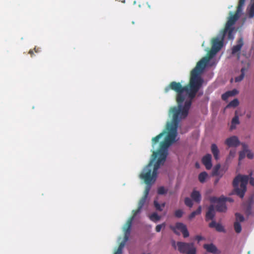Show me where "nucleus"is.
Segmentation results:
<instances>
[{
    "label": "nucleus",
    "mask_w": 254,
    "mask_h": 254,
    "mask_svg": "<svg viewBox=\"0 0 254 254\" xmlns=\"http://www.w3.org/2000/svg\"><path fill=\"white\" fill-rule=\"evenodd\" d=\"M218 52L212 49L209 51L207 56L198 62L195 67L190 71L189 83L183 86L180 82L172 81L165 88V92H168L170 90L175 92H179V99H182L181 92L188 95L189 98L193 99L196 93L203 85L204 80L201 74L209 60L212 58Z\"/></svg>",
    "instance_id": "f257e3e1"
},
{
    "label": "nucleus",
    "mask_w": 254,
    "mask_h": 254,
    "mask_svg": "<svg viewBox=\"0 0 254 254\" xmlns=\"http://www.w3.org/2000/svg\"><path fill=\"white\" fill-rule=\"evenodd\" d=\"M175 92L176 93V101L178 103V106L171 107L170 109V114L172 115V121L171 123L167 126V128L168 132L164 139V140L169 143L170 145H171L175 141L180 119H185L187 117L193 100L190 98L187 100L183 106L182 105L183 103L188 95H186L185 93L181 92L182 99H179V95L180 92Z\"/></svg>",
    "instance_id": "f03ea898"
},
{
    "label": "nucleus",
    "mask_w": 254,
    "mask_h": 254,
    "mask_svg": "<svg viewBox=\"0 0 254 254\" xmlns=\"http://www.w3.org/2000/svg\"><path fill=\"white\" fill-rule=\"evenodd\" d=\"M170 145L164 140L160 143L159 149L157 151H153L150 162L140 175V179L145 183H149L152 179L157 176L160 165H163L166 161L168 155V148Z\"/></svg>",
    "instance_id": "7ed1b4c3"
},
{
    "label": "nucleus",
    "mask_w": 254,
    "mask_h": 254,
    "mask_svg": "<svg viewBox=\"0 0 254 254\" xmlns=\"http://www.w3.org/2000/svg\"><path fill=\"white\" fill-rule=\"evenodd\" d=\"M250 180V183L254 186V178L249 176L238 175L233 180V185L236 194L241 198H243L247 190V185Z\"/></svg>",
    "instance_id": "20e7f679"
},
{
    "label": "nucleus",
    "mask_w": 254,
    "mask_h": 254,
    "mask_svg": "<svg viewBox=\"0 0 254 254\" xmlns=\"http://www.w3.org/2000/svg\"><path fill=\"white\" fill-rule=\"evenodd\" d=\"M242 9L243 8H240L239 9V7L237 6V10L235 14L231 15L229 17L226 23L223 31L224 32V35H226V34H228L227 38L228 40H233L234 39L233 31L234 30V27L233 25L239 18Z\"/></svg>",
    "instance_id": "39448f33"
},
{
    "label": "nucleus",
    "mask_w": 254,
    "mask_h": 254,
    "mask_svg": "<svg viewBox=\"0 0 254 254\" xmlns=\"http://www.w3.org/2000/svg\"><path fill=\"white\" fill-rule=\"evenodd\" d=\"M177 246L180 253L185 254H196V249L192 243L178 242Z\"/></svg>",
    "instance_id": "423d86ee"
},
{
    "label": "nucleus",
    "mask_w": 254,
    "mask_h": 254,
    "mask_svg": "<svg viewBox=\"0 0 254 254\" xmlns=\"http://www.w3.org/2000/svg\"><path fill=\"white\" fill-rule=\"evenodd\" d=\"M156 177L157 176H155L154 178H153V179H152L149 183H145L147 185V186L145 187L143 195L139 200L138 204V207H139V208H142L143 205H144L145 203L146 202L147 198L148 197L151 188V186L155 182Z\"/></svg>",
    "instance_id": "0eeeda50"
},
{
    "label": "nucleus",
    "mask_w": 254,
    "mask_h": 254,
    "mask_svg": "<svg viewBox=\"0 0 254 254\" xmlns=\"http://www.w3.org/2000/svg\"><path fill=\"white\" fill-rule=\"evenodd\" d=\"M171 228L177 235H179V233L177 232V229L181 231L184 238L189 236V233L186 226L182 223H177L175 226H171Z\"/></svg>",
    "instance_id": "6e6552de"
},
{
    "label": "nucleus",
    "mask_w": 254,
    "mask_h": 254,
    "mask_svg": "<svg viewBox=\"0 0 254 254\" xmlns=\"http://www.w3.org/2000/svg\"><path fill=\"white\" fill-rule=\"evenodd\" d=\"M226 35H224V32H222L221 40L218 38H213L212 41V49L215 50V52H218L220 50L223 45V41Z\"/></svg>",
    "instance_id": "1a4fd4ad"
},
{
    "label": "nucleus",
    "mask_w": 254,
    "mask_h": 254,
    "mask_svg": "<svg viewBox=\"0 0 254 254\" xmlns=\"http://www.w3.org/2000/svg\"><path fill=\"white\" fill-rule=\"evenodd\" d=\"M131 219H129L124 227V237L123 241L127 242L128 240L132 226Z\"/></svg>",
    "instance_id": "9d476101"
},
{
    "label": "nucleus",
    "mask_w": 254,
    "mask_h": 254,
    "mask_svg": "<svg viewBox=\"0 0 254 254\" xmlns=\"http://www.w3.org/2000/svg\"><path fill=\"white\" fill-rule=\"evenodd\" d=\"M225 143L229 147H236L238 146L240 143L238 138L236 136H232L228 138L225 140Z\"/></svg>",
    "instance_id": "9b49d317"
},
{
    "label": "nucleus",
    "mask_w": 254,
    "mask_h": 254,
    "mask_svg": "<svg viewBox=\"0 0 254 254\" xmlns=\"http://www.w3.org/2000/svg\"><path fill=\"white\" fill-rule=\"evenodd\" d=\"M212 156L210 154H207L202 158V163L205 166L207 170H210L212 168Z\"/></svg>",
    "instance_id": "f8f14e48"
},
{
    "label": "nucleus",
    "mask_w": 254,
    "mask_h": 254,
    "mask_svg": "<svg viewBox=\"0 0 254 254\" xmlns=\"http://www.w3.org/2000/svg\"><path fill=\"white\" fill-rule=\"evenodd\" d=\"M203 248L208 252L213 254H218L220 253V252L217 249V247L213 244H204L203 245Z\"/></svg>",
    "instance_id": "ddd939ff"
},
{
    "label": "nucleus",
    "mask_w": 254,
    "mask_h": 254,
    "mask_svg": "<svg viewBox=\"0 0 254 254\" xmlns=\"http://www.w3.org/2000/svg\"><path fill=\"white\" fill-rule=\"evenodd\" d=\"M226 198L224 197L222 200L218 202L216 206V210L220 212H225L227 210L226 205Z\"/></svg>",
    "instance_id": "4468645a"
},
{
    "label": "nucleus",
    "mask_w": 254,
    "mask_h": 254,
    "mask_svg": "<svg viewBox=\"0 0 254 254\" xmlns=\"http://www.w3.org/2000/svg\"><path fill=\"white\" fill-rule=\"evenodd\" d=\"M215 210L214 207L213 205H210L208 208V210L206 213L205 219L206 221H208L210 220H212L215 216Z\"/></svg>",
    "instance_id": "2eb2a0df"
},
{
    "label": "nucleus",
    "mask_w": 254,
    "mask_h": 254,
    "mask_svg": "<svg viewBox=\"0 0 254 254\" xmlns=\"http://www.w3.org/2000/svg\"><path fill=\"white\" fill-rule=\"evenodd\" d=\"M243 46V40L242 38L238 40V43L236 45L234 46L232 49V54L234 55L238 52H239Z\"/></svg>",
    "instance_id": "dca6fc26"
},
{
    "label": "nucleus",
    "mask_w": 254,
    "mask_h": 254,
    "mask_svg": "<svg viewBox=\"0 0 254 254\" xmlns=\"http://www.w3.org/2000/svg\"><path fill=\"white\" fill-rule=\"evenodd\" d=\"M211 151L214 159L216 160H218L219 159V150L215 144L213 143L211 144Z\"/></svg>",
    "instance_id": "f3484780"
},
{
    "label": "nucleus",
    "mask_w": 254,
    "mask_h": 254,
    "mask_svg": "<svg viewBox=\"0 0 254 254\" xmlns=\"http://www.w3.org/2000/svg\"><path fill=\"white\" fill-rule=\"evenodd\" d=\"M238 93L236 89H233L232 91H229L222 95L221 98L223 100H227L229 97L233 96Z\"/></svg>",
    "instance_id": "a211bd4d"
},
{
    "label": "nucleus",
    "mask_w": 254,
    "mask_h": 254,
    "mask_svg": "<svg viewBox=\"0 0 254 254\" xmlns=\"http://www.w3.org/2000/svg\"><path fill=\"white\" fill-rule=\"evenodd\" d=\"M247 11L249 18L254 17V0H251V3L247 8Z\"/></svg>",
    "instance_id": "6ab92c4d"
},
{
    "label": "nucleus",
    "mask_w": 254,
    "mask_h": 254,
    "mask_svg": "<svg viewBox=\"0 0 254 254\" xmlns=\"http://www.w3.org/2000/svg\"><path fill=\"white\" fill-rule=\"evenodd\" d=\"M248 68H249V65H248L247 67H244L241 68V73L240 76L235 77V82H240L244 79L245 75V72L248 70Z\"/></svg>",
    "instance_id": "aec40b11"
},
{
    "label": "nucleus",
    "mask_w": 254,
    "mask_h": 254,
    "mask_svg": "<svg viewBox=\"0 0 254 254\" xmlns=\"http://www.w3.org/2000/svg\"><path fill=\"white\" fill-rule=\"evenodd\" d=\"M191 197L196 202H199L201 200V195L198 191L193 190L191 193Z\"/></svg>",
    "instance_id": "412c9836"
},
{
    "label": "nucleus",
    "mask_w": 254,
    "mask_h": 254,
    "mask_svg": "<svg viewBox=\"0 0 254 254\" xmlns=\"http://www.w3.org/2000/svg\"><path fill=\"white\" fill-rule=\"evenodd\" d=\"M239 117L237 115H235V117L232 119L231 122V126L230 127V130H233L236 128V126L239 124Z\"/></svg>",
    "instance_id": "4be33fe9"
},
{
    "label": "nucleus",
    "mask_w": 254,
    "mask_h": 254,
    "mask_svg": "<svg viewBox=\"0 0 254 254\" xmlns=\"http://www.w3.org/2000/svg\"><path fill=\"white\" fill-rule=\"evenodd\" d=\"M208 177V174L206 172H202L198 175V180L201 183L205 182Z\"/></svg>",
    "instance_id": "5701e85b"
},
{
    "label": "nucleus",
    "mask_w": 254,
    "mask_h": 254,
    "mask_svg": "<svg viewBox=\"0 0 254 254\" xmlns=\"http://www.w3.org/2000/svg\"><path fill=\"white\" fill-rule=\"evenodd\" d=\"M165 133V132L163 131L152 139V144L153 146H154V145H155L159 142L160 139L161 137H162V136L164 135Z\"/></svg>",
    "instance_id": "b1692460"
},
{
    "label": "nucleus",
    "mask_w": 254,
    "mask_h": 254,
    "mask_svg": "<svg viewBox=\"0 0 254 254\" xmlns=\"http://www.w3.org/2000/svg\"><path fill=\"white\" fill-rule=\"evenodd\" d=\"M201 207L200 206H199L195 211H193L190 214V215L189 216V218L190 219H192L196 215L200 214L201 213Z\"/></svg>",
    "instance_id": "393cba45"
},
{
    "label": "nucleus",
    "mask_w": 254,
    "mask_h": 254,
    "mask_svg": "<svg viewBox=\"0 0 254 254\" xmlns=\"http://www.w3.org/2000/svg\"><path fill=\"white\" fill-rule=\"evenodd\" d=\"M126 242L122 241L119 245L117 250L116 251L114 254H122L123 249L126 245Z\"/></svg>",
    "instance_id": "a878e982"
},
{
    "label": "nucleus",
    "mask_w": 254,
    "mask_h": 254,
    "mask_svg": "<svg viewBox=\"0 0 254 254\" xmlns=\"http://www.w3.org/2000/svg\"><path fill=\"white\" fill-rule=\"evenodd\" d=\"M154 205L156 210L161 211L165 205V203H163L160 205L156 200H155L154 201Z\"/></svg>",
    "instance_id": "bb28decb"
},
{
    "label": "nucleus",
    "mask_w": 254,
    "mask_h": 254,
    "mask_svg": "<svg viewBox=\"0 0 254 254\" xmlns=\"http://www.w3.org/2000/svg\"><path fill=\"white\" fill-rule=\"evenodd\" d=\"M149 218L151 221L156 222L159 221L161 217L156 212H154L149 216Z\"/></svg>",
    "instance_id": "cd10ccee"
},
{
    "label": "nucleus",
    "mask_w": 254,
    "mask_h": 254,
    "mask_svg": "<svg viewBox=\"0 0 254 254\" xmlns=\"http://www.w3.org/2000/svg\"><path fill=\"white\" fill-rule=\"evenodd\" d=\"M234 227L235 232L237 233H240L242 231V227L239 222H235L234 224Z\"/></svg>",
    "instance_id": "c85d7f7f"
},
{
    "label": "nucleus",
    "mask_w": 254,
    "mask_h": 254,
    "mask_svg": "<svg viewBox=\"0 0 254 254\" xmlns=\"http://www.w3.org/2000/svg\"><path fill=\"white\" fill-rule=\"evenodd\" d=\"M239 102L237 99L231 101L227 105V107H236L239 105Z\"/></svg>",
    "instance_id": "c756f323"
},
{
    "label": "nucleus",
    "mask_w": 254,
    "mask_h": 254,
    "mask_svg": "<svg viewBox=\"0 0 254 254\" xmlns=\"http://www.w3.org/2000/svg\"><path fill=\"white\" fill-rule=\"evenodd\" d=\"M235 216H236V221L235 222H243L244 221V216L239 213H236L235 214Z\"/></svg>",
    "instance_id": "7c9ffc66"
},
{
    "label": "nucleus",
    "mask_w": 254,
    "mask_h": 254,
    "mask_svg": "<svg viewBox=\"0 0 254 254\" xmlns=\"http://www.w3.org/2000/svg\"><path fill=\"white\" fill-rule=\"evenodd\" d=\"M224 197L223 196H221L219 198H217L216 197L213 196L210 198V200L211 203H217V204H218V202L222 200Z\"/></svg>",
    "instance_id": "2f4dec72"
},
{
    "label": "nucleus",
    "mask_w": 254,
    "mask_h": 254,
    "mask_svg": "<svg viewBox=\"0 0 254 254\" xmlns=\"http://www.w3.org/2000/svg\"><path fill=\"white\" fill-rule=\"evenodd\" d=\"M220 168V165L217 164L213 169V175L214 176H218L219 175V170Z\"/></svg>",
    "instance_id": "473e14b6"
},
{
    "label": "nucleus",
    "mask_w": 254,
    "mask_h": 254,
    "mask_svg": "<svg viewBox=\"0 0 254 254\" xmlns=\"http://www.w3.org/2000/svg\"><path fill=\"white\" fill-rule=\"evenodd\" d=\"M167 190L165 189L164 187H160L157 190V193L159 194H165L167 193Z\"/></svg>",
    "instance_id": "72a5a7b5"
},
{
    "label": "nucleus",
    "mask_w": 254,
    "mask_h": 254,
    "mask_svg": "<svg viewBox=\"0 0 254 254\" xmlns=\"http://www.w3.org/2000/svg\"><path fill=\"white\" fill-rule=\"evenodd\" d=\"M185 203L187 206H188L190 207H191L193 205V202H192L191 199L189 197L185 198Z\"/></svg>",
    "instance_id": "f704fd0d"
},
{
    "label": "nucleus",
    "mask_w": 254,
    "mask_h": 254,
    "mask_svg": "<svg viewBox=\"0 0 254 254\" xmlns=\"http://www.w3.org/2000/svg\"><path fill=\"white\" fill-rule=\"evenodd\" d=\"M141 208H139V207H137L136 210H134L132 211L133 215L132 216L129 218V219H131V222H132L133 220L134 219L135 216L140 211Z\"/></svg>",
    "instance_id": "c9c22d12"
},
{
    "label": "nucleus",
    "mask_w": 254,
    "mask_h": 254,
    "mask_svg": "<svg viewBox=\"0 0 254 254\" xmlns=\"http://www.w3.org/2000/svg\"><path fill=\"white\" fill-rule=\"evenodd\" d=\"M183 214V211L181 209H178L175 211V216L177 218H181Z\"/></svg>",
    "instance_id": "e433bc0d"
},
{
    "label": "nucleus",
    "mask_w": 254,
    "mask_h": 254,
    "mask_svg": "<svg viewBox=\"0 0 254 254\" xmlns=\"http://www.w3.org/2000/svg\"><path fill=\"white\" fill-rule=\"evenodd\" d=\"M166 224L165 223H162V224L158 225L156 226L155 228V230L157 232H160L161 229L163 227L165 228Z\"/></svg>",
    "instance_id": "4c0bfd02"
},
{
    "label": "nucleus",
    "mask_w": 254,
    "mask_h": 254,
    "mask_svg": "<svg viewBox=\"0 0 254 254\" xmlns=\"http://www.w3.org/2000/svg\"><path fill=\"white\" fill-rule=\"evenodd\" d=\"M215 229L218 232L224 231V229L223 227L222 226L221 224H220L219 223L217 224Z\"/></svg>",
    "instance_id": "58836bf2"
},
{
    "label": "nucleus",
    "mask_w": 254,
    "mask_h": 254,
    "mask_svg": "<svg viewBox=\"0 0 254 254\" xmlns=\"http://www.w3.org/2000/svg\"><path fill=\"white\" fill-rule=\"evenodd\" d=\"M246 153L247 152L245 151H241L240 152L239 157V160H241L245 157Z\"/></svg>",
    "instance_id": "ea45409f"
},
{
    "label": "nucleus",
    "mask_w": 254,
    "mask_h": 254,
    "mask_svg": "<svg viewBox=\"0 0 254 254\" xmlns=\"http://www.w3.org/2000/svg\"><path fill=\"white\" fill-rule=\"evenodd\" d=\"M246 0H239V3L238 6L239 7V9L240 8H243V6L244 5L245 2Z\"/></svg>",
    "instance_id": "a19ab883"
},
{
    "label": "nucleus",
    "mask_w": 254,
    "mask_h": 254,
    "mask_svg": "<svg viewBox=\"0 0 254 254\" xmlns=\"http://www.w3.org/2000/svg\"><path fill=\"white\" fill-rule=\"evenodd\" d=\"M247 156L248 158H249V159L253 158L254 154L252 152H251L249 150H248V151H247Z\"/></svg>",
    "instance_id": "79ce46f5"
},
{
    "label": "nucleus",
    "mask_w": 254,
    "mask_h": 254,
    "mask_svg": "<svg viewBox=\"0 0 254 254\" xmlns=\"http://www.w3.org/2000/svg\"><path fill=\"white\" fill-rule=\"evenodd\" d=\"M217 224V223H216L215 221H212L211 223H209V226L210 228H215Z\"/></svg>",
    "instance_id": "37998d69"
},
{
    "label": "nucleus",
    "mask_w": 254,
    "mask_h": 254,
    "mask_svg": "<svg viewBox=\"0 0 254 254\" xmlns=\"http://www.w3.org/2000/svg\"><path fill=\"white\" fill-rule=\"evenodd\" d=\"M242 146H243V151H248V145L245 144V143H242Z\"/></svg>",
    "instance_id": "c03bdc74"
},
{
    "label": "nucleus",
    "mask_w": 254,
    "mask_h": 254,
    "mask_svg": "<svg viewBox=\"0 0 254 254\" xmlns=\"http://www.w3.org/2000/svg\"><path fill=\"white\" fill-rule=\"evenodd\" d=\"M195 239L196 240H197L198 242H199V241L202 240L203 239V238L202 237L197 235L195 237Z\"/></svg>",
    "instance_id": "a18cd8bd"
},
{
    "label": "nucleus",
    "mask_w": 254,
    "mask_h": 254,
    "mask_svg": "<svg viewBox=\"0 0 254 254\" xmlns=\"http://www.w3.org/2000/svg\"><path fill=\"white\" fill-rule=\"evenodd\" d=\"M34 50L36 53H39L41 51L40 48L38 47H35Z\"/></svg>",
    "instance_id": "49530a36"
},
{
    "label": "nucleus",
    "mask_w": 254,
    "mask_h": 254,
    "mask_svg": "<svg viewBox=\"0 0 254 254\" xmlns=\"http://www.w3.org/2000/svg\"><path fill=\"white\" fill-rule=\"evenodd\" d=\"M199 90H200V89ZM199 90L198 91V92L196 93V94H197V93H198L197 96H202L203 95V92L202 91L199 92Z\"/></svg>",
    "instance_id": "de8ad7c7"
},
{
    "label": "nucleus",
    "mask_w": 254,
    "mask_h": 254,
    "mask_svg": "<svg viewBox=\"0 0 254 254\" xmlns=\"http://www.w3.org/2000/svg\"><path fill=\"white\" fill-rule=\"evenodd\" d=\"M29 54L31 55V57H32L33 56V51L32 50H30L29 51Z\"/></svg>",
    "instance_id": "09e8293b"
},
{
    "label": "nucleus",
    "mask_w": 254,
    "mask_h": 254,
    "mask_svg": "<svg viewBox=\"0 0 254 254\" xmlns=\"http://www.w3.org/2000/svg\"><path fill=\"white\" fill-rule=\"evenodd\" d=\"M226 198V201H229L230 202H232L233 201V199L231 198H227V197H225Z\"/></svg>",
    "instance_id": "8fccbe9b"
},
{
    "label": "nucleus",
    "mask_w": 254,
    "mask_h": 254,
    "mask_svg": "<svg viewBox=\"0 0 254 254\" xmlns=\"http://www.w3.org/2000/svg\"><path fill=\"white\" fill-rule=\"evenodd\" d=\"M234 154H235L234 152H232V151H230V155H231L232 156H234Z\"/></svg>",
    "instance_id": "3c124183"
},
{
    "label": "nucleus",
    "mask_w": 254,
    "mask_h": 254,
    "mask_svg": "<svg viewBox=\"0 0 254 254\" xmlns=\"http://www.w3.org/2000/svg\"><path fill=\"white\" fill-rule=\"evenodd\" d=\"M219 178L217 179L215 181V182H214V184H215V185H216V184L218 183V182H219Z\"/></svg>",
    "instance_id": "603ef678"
},
{
    "label": "nucleus",
    "mask_w": 254,
    "mask_h": 254,
    "mask_svg": "<svg viewBox=\"0 0 254 254\" xmlns=\"http://www.w3.org/2000/svg\"><path fill=\"white\" fill-rule=\"evenodd\" d=\"M247 117L249 118H250V117H251L250 115H247Z\"/></svg>",
    "instance_id": "864d4df0"
},
{
    "label": "nucleus",
    "mask_w": 254,
    "mask_h": 254,
    "mask_svg": "<svg viewBox=\"0 0 254 254\" xmlns=\"http://www.w3.org/2000/svg\"><path fill=\"white\" fill-rule=\"evenodd\" d=\"M195 165H196V166H198V163H196V164H195Z\"/></svg>",
    "instance_id": "5fc2aeb1"
}]
</instances>
